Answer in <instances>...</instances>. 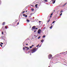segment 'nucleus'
<instances>
[{"mask_svg":"<svg viewBox=\"0 0 67 67\" xmlns=\"http://www.w3.org/2000/svg\"><path fill=\"white\" fill-rule=\"evenodd\" d=\"M37 51V49H36V48H32L31 49V52L32 53H33Z\"/></svg>","mask_w":67,"mask_h":67,"instance_id":"1","label":"nucleus"},{"mask_svg":"<svg viewBox=\"0 0 67 67\" xmlns=\"http://www.w3.org/2000/svg\"><path fill=\"white\" fill-rule=\"evenodd\" d=\"M52 54H49L48 56V58L49 59H50L51 58H52Z\"/></svg>","mask_w":67,"mask_h":67,"instance_id":"2","label":"nucleus"},{"mask_svg":"<svg viewBox=\"0 0 67 67\" xmlns=\"http://www.w3.org/2000/svg\"><path fill=\"white\" fill-rule=\"evenodd\" d=\"M41 32V29H39L37 31L38 33V34H40Z\"/></svg>","mask_w":67,"mask_h":67,"instance_id":"3","label":"nucleus"},{"mask_svg":"<svg viewBox=\"0 0 67 67\" xmlns=\"http://www.w3.org/2000/svg\"><path fill=\"white\" fill-rule=\"evenodd\" d=\"M23 16H24V17H25V18H26V17L27 16L25 14H23Z\"/></svg>","mask_w":67,"mask_h":67,"instance_id":"4","label":"nucleus"},{"mask_svg":"<svg viewBox=\"0 0 67 67\" xmlns=\"http://www.w3.org/2000/svg\"><path fill=\"white\" fill-rule=\"evenodd\" d=\"M36 27L35 26H33V27H32V29H33V30H35V28H36Z\"/></svg>","mask_w":67,"mask_h":67,"instance_id":"5","label":"nucleus"},{"mask_svg":"<svg viewBox=\"0 0 67 67\" xmlns=\"http://www.w3.org/2000/svg\"><path fill=\"white\" fill-rule=\"evenodd\" d=\"M66 4H67V3H65L62 6V7H65V6Z\"/></svg>","mask_w":67,"mask_h":67,"instance_id":"6","label":"nucleus"},{"mask_svg":"<svg viewBox=\"0 0 67 67\" xmlns=\"http://www.w3.org/2000/svg\"><path fill=\"white\" fill-rule=\"evenodd\" d=\"M4 44H7V41L5 40L4 41Z\"/></svg>","mask_w":67,"mask_h":67,"instance_id":"7","label":"nucleus"},{"mask_svg":"<svg viewBox=\"0 0 67 67\" xmlns=\"http://www.w3.org/2000/svg\"><path fill=\"white\" fill-rule=\"evenodd\" d=\"M56 0H54V1H53V4H54V3H55V1H56Z\"/></svg>","mask_w":67,"mask_h":67,"instance_id":"8","label":"nucleus"},{"mask_svg":"<svg viewBox=\"0 0 67 67\" xmlns=\"http://www.w3.org/2000/svg\"><path fill=\"white\" fill-rule=\"evenodd\" d=\"M52 27H53V26L52 25L50 27V29H51L52 28Z\"/></svg>","mask_w":67,"mask_h":67,"instance_id":"9","label":"nucleus"},{"mask_svg":"<svg viewBox=\"0 0 67 67\" xmlns=\"http://www.w3.org/2000/svg\"><path fill=\"white\" fill-rule=\"evenodd\" d=\"M37 5H38V4H36L35 5V6L36 8H37Z\"/></svg>","mask_w":67,"mask_h":67,"instance_id":"10","label":"nucleus"},{"mask_svg":"<svg viewBox=\"0 0 67 67\" xmlns=\"http://www.w3.org/2000/svg\"><path fill=\"white\" fill-rule=\"evenodd\" d=\"M4 24H5V22H3V25H4Z\"/></svg>","mask_w":67,"mask_h":67,"instance_id":"11","label":"nucleus"},{"mask_svg":"<svg viewBox=\"0 0 67 67\" xmlns=\"http://www.w3.org/2000/svg\"><path fill=\"white\" fill-rule=\"evenodd\" d=\"M3 37H3V36H1V38L2 39H3Z\"/></svg>","mask_w":67,"mask_h":67,"instance_id":"12","label":"nucleus"},{"mask_svg":"<svg viewBox=\"0 0 67 67\" xmlns=\"http://www.w3.org/2000/svg\"><path fill=\"white\" fill-rule=\"evenodd\" d=\"M31 11H34V9L33 8H32L31 9Z\"/></svg>","mask_w":67,"mask_h":67,"instance_id":"13","label":"nucleus"},{"mask_svg":"<svg viewBox=\"0 0 67 67\" xmlns=\"http://www.w3.org/2000/svg\"><path fill=\"white\" fill-rule=\"evenodd\" d=\"M27 22H30V20H29V19H27Z\"/></svg>","mask_w":67,"mask_h":67,"instance_id":"14","label":"nucleus"},{"mask_svg":"<svg viewBox=\"0 0 67 67\" xmlns=\"http://www.w3.org/2000/svg\"><path fill=\"white\" fill-rule=\"evenodd\" d=\"M43 41H44V40H43V39L41 40V42H43Z\"/></svg>","mask_w":67,"mask_h":67,"instance_id":"15","label":"nucleus"},{"mask_svg":"<svg viewBox=\"0 0 67 67\" xmlns=\"http://www.w3.org/2000/svg\"><path fill=\"white\" fill-rule=\"evenodd\" d=\"M42 37H43V38H44V37H45V35H43Z\"/></svg>","mask_w":67,"mask_h":67,"instance_id":"16","label":"nucleus"},{"mask_svg":"<svg viewBox=\"0 0 67 67\" xmlns=\"http://www.w3.org/2000/svg\"><path fill=\"white\" fill-rule=\"evenodd\" d=\"M29 48H32V46H30Z\"/></svg>","mask_w":67,"mask_h":67,"instance_id":"17","label":"nucleus"},{"mask_svg":"<svg viewBox=\"0 0 67 67\" xmlns=\"http://www.w3.org/2000/svg\"><path fill=\"white\" fill-rule=\"evenodd\" d=\"M41 37V36H39L38 37V39H39V38H40Z\"/></svg>","mask_w":67,"mask_h":67,"instance_id":"18","label":"nucleus"},{"mask_svg":"<svg viewBox=\"0 0 67 67\" xmlns=\"http://www.w3.org/2000/svg\"><path fill=\"white\" fill-rule=\"evenodd\" d=\"M39 45H40V44H38L36 46L37 47H38Z\"/></svg>","mask_w":67,"mask_h":67,"instance_id":"19","label":"nucleus"},{"mask_svg":"<svg viewBox=\"0 0 67 67\" xmlns=\"http://www.w3.org/2000/svg\"><path fill=\"white\" fill-rule=\"evenodd\" d=\"M0 45L1 46V47H2V44H0Z\"/></svg>","mask_w":67,"mask_h":67,"instance_id":"20","label":"nucleus"},{"mask_svg":"<svg viewBox=\"0 0 67 67\" xmlns=\"http://www.w3.org/2000/svg\"><path fill=\"white\" fill-rule=\"evenodd\" d=\"M45 2H47V0H44Z\"/></svg>","mask_w":67,"mask_h":67,"instance_id":"21","label":"nucleus"},{"mask_svg":"<svg viewBox=\"0 0 67 67\" xmlns=\"http://www.w3.org/2000/svg\"><path fill=\"white\" fill-rule=\"evenodd\" d=\"M51 18H50V19H49L48 22H49V21H50V19Z\"/></svg>","mask_w":67,"mask_h":67,"instance_id":"22","label":"nucleus"},{"mask_svg":"<svg viewBox=\"0 0 67 67\" xmlns=\"http://www.w3.org/2000/svg\"><path fill=\"white\" fill-rule=\"evenodd\" d=\"M62 15V13H61V14H60V16H61V15Z\"/></svg>","mask_w":67,"mask_h":67,"instance_id":"23","label":"nucleus"},{"mask_svg":"<svg viewBox=\"0 0 67 67\" xmlns=\"http://www.w3.org/2000/svg\"><path fill=\"white\" fill-rule=\"evenodd\" d=\"M55 22V21H54L53 23H52L53 24V23H54V22Z\"/></svg>","mask_w":67,"mask_h":67,"instance_id":"24","label":"nucleus"},{"mask_svg":"<svg viewBox=\"0 0 67 67\" xmlns=\"http://www.w3.org/2000/svg\"><path fill=\"white\" fill-rule=\"evenodd\" d=\"M2 34L3 35V34H4L3 32H2Z\"/></svg>","mask_w":67,"mask_h":67,"instance_id":"25","label":"nucleus"},{"mask_svg":"<svg viewBox=\"0 0 67 67\" xmlns=\"http://www.w3.org/2000/svg\"><path fill=\"white\" fill-rule=\"evenodd\" d=\"M3 27H2V30H3Z\"/></svg>","mask_w":67,"mask_h":67,"instance_id":"26","label":"nucleus"},{"mask_svg":"<svg viewBox=\"0 0 67 67\" xmlns=\"http://www.w3.org/2000/svg\"><path fill=\"white\" fill-rule=\"evenodd\" d=\"M34 45H32L31 46L32 47H33V46H34Z\"/></svg>","mask_w":67,"mask_h":67,"instance_id":"27","label":"nucleus"},{"mask_svg":"<svg viewBox=\"0 0 67 67\" xmlns=\"http://www.w3.org/2000/svg\"><path fill=\"white\" fill-rule=\"evenodd\" d=\"M24 12H25V11H23V14Z\"/></svg>","mask_w":67,"mask_h":67,"instance_id":"28","label":"nucleus"},{"mask_svg":"<svg viewBox=\"0 0 67 67\" xmlns=\"http://www.w3.org/2000/svg\"><path fill=\"white\" fill-rule=\"evenodd\" d=\"M25 49V48L24 47L23 48V49L24 50Z\"/></svg>","mask_w":67,"mask_h":67,"instance_id":"29","label":"nucleus"},{"mask_svg":"<svg viewBox=\"0 0 67 67\" xmlns=\"http://www.w3.org/2000/svg\"><path fill=\"white\" fill-rule=\"evenodd\" d=\"M1 44H3V43L2 42H1Z\"/></svg>","mask_w":67,"mask_h":67,"instance_id":"30","label":"nucleus"},{"mask_svg":"<svg viewBox=\"0 0 67 67\" xmlns=\"http://www.w3.org/2000/svg\"><path fill=\"white\" fill-rule=\"evenodd\" d=\"M30 15H32V13H31Z\"/></svg>","mask_w":67,"mask_h":67,"instance_id":"31","label":"nucleus"},{"mask_svg":"<svg viewBox=\"0 0 67 67\" xmlns=\"http://www.w3.org/2000/svg\"><path fill=\"white\" fill-rule=\"evenodd\" d=\"M27 49H29V47H27Z\"/></svg>","mask_w":67,"mask_h":67,"instance_id":"32","label":"nucleus"},{"mask_svg":"<svg viewBox=\"0 0 67 67\" xmlns=\"http://www.w3.org/2000/svg\"><path fill=\"white\" fill-rule=\"evenodd\" d=\"M19 23H18V24H17V25H19Z\"/></svg>","mask_w":67,"mask_h":67,"instance_id":"33","label":"nucleus"},{"mask_svg":"<svg viewBox=\"0 0 67 67\" xmlns=\"http://www.w3.org/2000/svg\"><path fill=\"white\" fill-rule=\"evenodd\" d=\"M53 15V13H52L51 14V16H52Z\"/></svg>","mask_w":67,"mask_h":67,"instance_id":"34","label":"nucleus"},{"mask_svg":"<svg viewBox=\"0 0 67 67\" xmlns=\"http://www.w3.org/2000/svg\"><path fill=\"white\" fill-rule=\"evenodd\" d=\"M25 48H27V47H25Z\"/></svg>","mask_w":67,"mask_h":67,"instance_id":"35","label":"nucleus"},{"mask_svg":"<svg viewBox=\"0 0 67 67\" xmlns=\"http://www.w3.org/2000/svg\"><path fill=\"white\" fill-rule=\"evenodd\" d=\"M36 30H34V32H36Z\"/></svg>","mask_w":67,"mask_h":67,"instance_id":"36","label":"nucleus"},{"mask_svg":"<svg viewBox=\"0 0 67 67\" xmlns=\"http://www.w3.org/2000/svg\"><path fill=\"white\" fill-rule=\"evenodd\" d=\"M5 28H6V29H7V26L5 27Z\"/></svg>","mask_w":67,"mask_h":67,"instance_id":"37","label":"nucleus"},{"mask_svg":"<svg viewBox=\"0 0 67 67\" xmlns=\"http://www.w3.org/2000/svg\"><path fill=\"white\" fill-rule=\"evenodd\" d=\"M38 28H35V29H38Z\"/></svg>","mask_w":67,"mask_h":67,"instance_id":"38","label":"nucleus"},{"mask_svg":"<svg viewBox=\"0 0 67 67\" xmlns=\"http://www.w3.org/2000/svg\"><path fill=\"white\" fill-rule=\"evenodd\" d=\"M45 28H46V27H45L44 28V29H45Z\"/></svg>","mask_w":67,"mask_h":67,"instance_id":"39","label":"nucleus"},{"mask_svg":"<svg viewBox=\"0 0 67 67\" xmlns=\"http://www.w3.org/2000/svg\"><path fill=\"white\" fill-rule=\"evenodd\" d=\"M26 44V45H28V44Z\"/></svg>","mask_w":67,"mask_h":67,"instance_id":"40","label":"nucleus"},{"mask_svg":"<svg viewBox=\"0 0 67 67\" xmlns=\"http://www.w3.org/2000/svg\"><path fill=\"white\" fill-rule=\"evenodd\" d=\"M50 18H52V16H50Z\"/></svg>","mask_w":67,"mask_h":67,"instance_id":"41","label":"nucleus"},{"mask_svg":"<svg viewBox=\"0 0 67 67\" xmlns=\"http://www.w3.org/2000/svg\"><path fill=\"white\" fill-rule=\"evenodd\" d=\"M1 2L0 1V4H1Z\"/></svg>","mask_w":67,"mask_h":67,"instance_id":"42","label":"nucleus"},{"mask_svg":"<svg viewBox=\"0 0 67 67\" xmlns=\"http://www.w3.org/2000/svg\"><path fill=\"white\" fill-rule=\"evenodd\" d=\"M41 21H39V23H41Z\"/></svg>","mask_w":67,"mask_h":67,"instance_id":"43","label":"nucleus"},{"mask_svg":"<svg viewBox=\"0 0 67 67\" xmlns=\"http://www.w3.org/2000/svg\"><path fill=\"white\" fill-rule=\"evenodd\" d=\"M52 1H54V0H52Z\"/></svg>","mask_w":67,"mask_h":67,"instance_id":"44","label":"nucleus"},{"mask_svg":"<svg viewBox=\"0 0 67 67\" xmlns=\"http://www.w3.org/2000/svg\"><path fill=\"white\" fill-rule=\"evenodd\" d=\"M63 11H62L61 12H63Z\"/></svg>","mask_w":67,"mask_h":67,"instance_id":"45","label":"nucleus"},{"mask_svg":"<svg viewBox=\"0 0 67 67\" xmlns=\"http://www.w3.org/2000/svg\"><path fill=\"white\" fill-rule=\"evenodd\" d=\"M60 13H62V12H61H61H60Z\"/></svg>","mask_w":67,"mask_h":67,"instance_id":"46","label":"nucleus"},{"mask_svg":"<svg viewBox=\"0 0 67 67\" xmlns=\"http://www.w3.org/2000/svg\"><path fill=\"white\" fill-rule=\"evenodd\" d=\"M26 12H27V11H26Z\"/></svg>","mask_w":67,"mask_h":67,"instance_id":"47","label":"nucleus"},{"mask_svg":"<svg viewBox=\"0 0 67 67\" xmlns=\"http://www.w3.org/2000/svg\"><path fill=\"white\" fill-rule=\"evenodd\" d=\"M48 67H50V66H49Z\"/></svg>","mask_w":67,"mask_h":67,"instance_id":"48","label":"nucleus"},{"mask_svg":"<svg viewBox=\"0 0 67 67\" xmlns=\"http://www.w3.org/2000/svg\"><path fill=\"white\" fill-rule=\"evenodd\" d=\"M51 25H52V24H51Z\"/></svg>","mask_w":67,"mask_h":67,"instance_id":"49","label":"nucleus"}]
</instances>
